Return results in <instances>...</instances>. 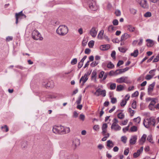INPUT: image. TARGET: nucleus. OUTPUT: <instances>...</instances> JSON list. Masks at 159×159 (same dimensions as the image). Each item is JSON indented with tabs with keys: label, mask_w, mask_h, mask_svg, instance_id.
<instances>
[{
	"label": "nucleus",
	"mask_w": 159,
	"mask_h": 159,
	"mask_svg": "<svg viewBox=\"0 0 159 159\" xmlns=\"http://www.w3.org/2000/svg\"><path fill=\"white\" fill-rule=\"evenodd\" d=\"M68 29L67 27L65 25H60L57 30V33L60 35L64 36L67 34Z\"/></svg>",
	"instance_id": "f257e3e1"
},
{
	"label": "nucleus",
	"mask_w": 159,
	"mask_h": 159,
	"mask_svg": "<svg viewBox=\"0 0 159 159\" xmlns=\"http://www.w3.org/2000/svg\"><path fill=\"white\" fill-rule=\"evenodd\" d=\"M155 120L152 117L147 118L144 120L143 124L144 126L146 128H148L151 126H155Z\"/></svg>",
	"instance_id": "f03ea898"
},
{
	"label": "nucleus",
	"mask_w": 159,
	"mask_h": 159,
	"mask_svg": "<svg viewBox=\"0 0 159 159\" xmlns=\"http://www.w3.org/2000/svg\"><path fill=\"white\" fill-rule=\"evenodd\" d=\"M112 124L111 126V129L115 131H118L120 130L121 127L118 124V120L116 118L112 120Z\"/></svg>",
	"instance_id": "7ed1b4c3"
},
{
	"label": "nucleus",
	"mask_w": 159,
	"mask_h": 159,
	"mask_svg": "<svg viewBox=\"0 0 159 159\" xmlns=\"http://www.w3.org/2000/svg\"><path fill=\"white\" fill-rule=\"evenodd\" d=\"M32 38L35 40H42L43 38L41 36L40 33L37 30H34L32 33Z\"/></svg>",
	"instance_id": "20e7f679"
},
{
	"label": "nucleus",
	"mask_w": 159,
	"mask_h": 159,
	"mask_svg": "<svg viewBox=\"0 0 159 159\" xmlns=\"http://www.w3.org/2000/svg\"><path fill=\"white\" fill-rule=\"evenodd\" d=\"M63 126H54L52 129L53 132L56 134H63Z\"/></svg>",
	"instance_id": "39448f33"
},
{
	"label": "nucleus",
	"mask_w": 159,
	"mask_h": 159,
	"mask_svg": "<svg viewBox=\"0 0 159 159\" xmlns=\"http://www.w3.org/2000/svg\"><path fill=\"white\" fill-rule=\"evenodd\" d=\"M89 7L93 11L97 10L98 7L96 4L95 0H90L89 1Z\"/></svg>",
	"instance_id": "423d86ee"
},
{
	"label": "nucleus",
	"mask_w": 159,
	"mask_h": 159,
	"mask_svg": "<svg viewBox=\"0 0 159 159\" xmlns=\"http://www.w3.org/2000/svg\"><path fill=\"white\" fill-rule=\"evenodd\" d=\"M16 18V24H17L18 22V20L21 19L22 18H25L26 16L25 15L22 13V11H21L19 13H16L15 15Z\"/></svg>",
	"instance_id": "0eeeda50"
},
{
	"label": "nucleus",
	"mask_w": 159,
	"mask_h": 159,
	"mask_svg": "<svg viewBox=\"0 0 159 159\" xmlns=\"http://www.w3.org/2000/svg\"><path fill=\"white\" fill-rule=\"evenodd\" d=\"M43 85L47 88H52L54 86V83L52 80H51L47 81L46 83L43 82Z\"/></svg>",
	"instance_id": "6e6552de"
},
{
	"label": "nucleus",
	"mask_w": 159,
	"mask_h": 159,
	"mask_svg": "<svg viewBox=\"0 0 159 159\" xmlns=\"http://www.w3.org/2000/svg\"><path fill=\"white\" fill-rule=\"evenodd\" d=\"M128 77H127L122 76L119 78L117 79L116 80V82L118 83H128L129 82L127 80Z\"/></svg>",
	"instance_id": "1a4fd4ad"
},
{
	"label": "nucleus",
	"mask_w": 159,
	"mask_h": 159,
	"mask_svg": "<svg viewBox=\"0 0 159 159\" xmlns=\"http://www.w3.org/2000/svg\"><path fill=\"white\" fill-rule=\"evenodd\" d=\"M60 159H70V157L67 154L63 151H62L60 152Z\"/></svg>",
	"instance_id": "9d476101"
},
{
	"label": "nucleus",
	"mask_w": 159,
	"mask_h": 159,
	"mask_svg": "<svg viewBox=\"0 0 159 159\" xmlns=\"http://www.w3.org/2000/svg\"><path fill=\"white\" fill-rule=\"evenodd\" d=\"M97 30L96 28L93 27L90 31V34L93 37H95L97 34Z\"/></svg>",
	"instance_id": "9b49d317"
},
{
	"label": "nucleus",
	"mask_w": 159,
	"mask_h": 159,
	"mask_svg": "<svg viewBox=\"0 0 159 159\" xmlns=\"http://www.w3.org/2000/svg\"><path fill=\"white\" fill-rule=\"evenodd\" d=\"M155 85V83L153 82L149 86L148 89V94L151 95L152 94Z\"/></svg>",
	"instance_id": "f8f14e48"
},
{
	"label": "nucleus",
	"mask_w": 159,
	"mask_h": 159,
	"mask_svg": "<svg viewBox=\"0 0 159 159\" xmlns=\"http://www.w3.org/2000/svg\"><path fill=\"white\" fill-rule=\"evenodd\" d=\"M139 3L140 4L141 6L144 8H148V7L147 1L146 0H141Z\"/></svg>",
	"instance_id": "ddd939ff"
},
{
	"label": "nucleus",
	"mask_w": 159,
	"mask_h": 159,
	"mask_svg": "<svg viewBox=\"0 0 159 159\" xmlns=\"http://www.w3.org/2000/svg\"><path fill=\"white\" fill-rule=\"evenodd\" d=\"M88 79V77H87L86 75H84V76H82L80 80V83L82 82L81 85L83 86L84 84L86 82Z\"/></svg>",
	"instance_id": "4468645a"
},
{
	"label": "nucleus",
	"mask_w": 159,
	"mask_h": 159,
	"mask_svg": "<svg viewBox=\"0 0 159 159\" xmlns=\"http://www.w3.org/2000/svg\"><path fill=\"white\" fill-rule=\"evenodd\" d=\"M131 37V36L130 34L127 33H125L121 36L120 40L121 41L125 40Z\"/></svg>",
	"instance_id": "2eb2a0df"
},
{
	"label": "nucleus",
	"mask_w": 159,
	"mask_h": 159,
	"mask_svg": "<svg viewBox=\"0 0 159 159\" xmlns=\"http://www.w3.org/2000/svg\"><path fill=\"white\" fill-rule=\"evenodd\" d=\"M80 144V142L79 139L76 138L73 139L72 145L75 148L77 146L79 145Z\"/></svg>",
	"instance_id": "dca6fc26"
},
{
	"label": "nucleus",
	"mask_w": 159,
	"mask_h": 159,
	"mask_svg": "<svg viewBox=\"0 0 159 159\" xmlns=\"http://www.w3.org/2000/svg\"><path fill=\"white\" fill-rule=\"evenodd\" d=\"M137 139V136L136 135H134L131 136L129 141V143L131 145H134L136 142Z\"/></svg>",
	"instance_id": "f3484780"
},
{
	"label": "nucleus",
	"mask_w": 159,
	"mask_h": 159,
	"mask_svg": "<svg viewBox=\"0 0 159 159\" xmlns=\"http://www.w3.org/2000/svg\"><path fill=\"white\" fill-rule=\"evenodd\" d=\"M110 47L109 44L103 45H101L100 47V49L102 50H106L109 49Z\"/></svg>",
	"instance_id": "a211bd4d"
},
{
	"label": "nucleus",
	"mask_w": 159,
	"mask_h": 159,
	"mask_svg": "<svg viewBox=\"0 0 159 159\" xmlns=\"http://www.w3.org/2000/svg\"><path fill=\"white\" fill-rule=\"evenodd\" d=\"M147 42V46L148 47H152L154 44V43L153 40L150 39H147L146 40Z\"/></svg>",
	"instance_id": "6ab92c4d"
},
{
	"label": "nucleus",
	"mask_w": 159,
	"mask_h": 159,
	"mask_svg": "<svg viewBox=\"0 0 159 159\" xmlns=\"http://www.w3.org/2000/svg\"><path fill=\"white\" fill-rule=\"evenodd\" d=\"M127 29L131 32H133L135 30V28L131 25H128L126 26Z\"/></svg>",
	"instance_id": "aec40b11"
},
{
	"label": "nucleus",
	"mask_w": 159,
	"mask_h": 159,
	"mask_svg": "<svg viewBox=\"0 0 159 159\" xmlns=\"http://www.w3.org/2000/svg\"><path fill=\"white\" fill-rule=\"evenodd\" d=\"M146 137V135L145 134H143L142 137L141 138L140 140V142L141 144H143V143L145 142Z\"/></svg>",
	"instance_id": "412c9836"
},
{
	"label": "nucleus",
	"mask_w": 159,
	"mask_h": 159,
	"mask_svg": "<svg viewBox=\"0 0 159 159\" xmlns=\"http://www.w3.org/2000/svg\"><path fill=\"white\" fill-rule=\"evenodd\" d=\"M116 30L115 27L112 25L109 26L108 28V31L110 33L113 32L115 31Z\"/></svg>",
	"instance_id": "4be33fe9"
},
{
	"label": "nucleus",
	"mask_w": 159,
	"mask_h": 159,
	"mask_svg": "<svg viewBox=\"0 0 159 159\" xmlns=\"http://www.w3.org/2000/svg\"><path fill=\"white\" fill-rule=\"evenodd\" d=\"M63 134L68 133L70 131V129L69 127H64L63 126Z\"/></svg>",
	"instance_id": "5701e85b"
},
{
	"label": "nucleus",
	"mask_w": 159,
	"mask_h": 159,
	"mask_svg": "<svg viewBox=\"0 0 159 159\" xmlns=\"http://www.w3.org/2000/svg\"><path fill=\"white\" fill-rule=\"evenodd\" d=\"M139 54V51L137 49L134 50L133 52L131 53L130 55L134 57H136Z\"/></svg>",
	"instance_id": "b1692460"
},
{
	"label": "nucleus",
	"mask_w": 159,
	"mask_h": 159,
	"mask_svg": "<svg viewBox=\"0 0 159 159\" xmlns=\"http://www.w3.org/2000/svg\"><path fill=\"white\" fill-rule=\"evenodd\" d=\"M107 146L109 148H112L114 146L113 142L110 140H108L107 142Z\"/></svg>",
	"instance_id": "393cba45"
},
{
	"label": "nucleus",
	"mask_w": 159,
	"mask_h": 159,
	"mask_svg": "<svg viewBox=\"0 0 159 159\" xmlns=\"http://www.w3.org/2000/svg\"><path fill=\"white\" fill-rule=\"evenodd\" d=\"M124 87L121 85H119L117 86L116 90L118 91H120L123 90Z\"/></svg>",
	"instance_id": "a878e982"
},
{
	"label": "nucleus",
	"mask_w": 159,
	"mask_h": 159,
	"mask_svg": "<svg viewBox=\"0 0 159 159\" xmlns=\"http://www.w3.org/2000/svg\"><path fill=\"white\" fill-rule=\"evenodd\" d=\"M104 31L103 30H101L100 31L98 35V38L100 39H101L102 38L103 34Z\"/></svg>",
	"instance_id": "bb28decb"
},
{
	"label": "nucleus",
	"mask_w": 159,
	"mask_h": 159,
	"mask_svg": "<svg viewBox=\"0 0 159 159\" xmlns=\"http://www.w3.org/2000/svg\"><path fill=\"white\" fill-rule=\"evenodd\" d=\"M137 127L135 126H133L131 127L129 131V132H134L137 131Z\"/></svg>",
	"instance_id": "cd10ccee"
},
{
	"label": "nucleus",
	"mask_w": 159,
	"mask_h": 159,
	"mask_svg": "<svg viewBox=\"0 0 159 159\" xmlns=\"http://www.w3.org/2000/svg\"><path fill=\"white\" fill-rule=\"evenodd\" d=\"M140 150H138L137 152H135L134 153L133 156L134 158H136L139 156L140 153Z\"/></svg>",
	"instance_id": "c85d7f7f"
},
{
	"label": "nucleus",
	"mask_w": 159,
	"mask_h": 159,
	"mask_svg": "<svg viewBox=\"0 0 159 159\" xmlns=\"http://www.w3.org/2000/svg\"><path fill=\"white\" fill-rule=\"evenodd\" d=\"M100 95H102L103 97H105L106 95V91L105 90H101L100 89Z\"/></svg>",
	"instance_id": "c756f323"
},
{
	"label": "nucleus",
	"mask_w": 159,
	"mask_h": 159,
	"mask_svg": "<svg viewBox=\"0 0 159 159\" xmlns=\"http://www.w3.org/2000/svg\"><path fill=\"white\" fill-rule=\"evenodd\" d=\"M141 120V118L140 117H138L134 119V121L136 123L139 124L140 123Z\"/></svg>",
	"instance_id": "7c9ffc66"
},
{
	"label": "nucleus",
	"mask_w": 159,
	"mask_h": 159,
	"mask_svg": "<svg viewBox=\"0 0 159 159\" xmlns=\"http://www.w3.org/2000/svg\"><path fill=\"white\" fill-rule=\"evenodd\" d=\"M1 128L3 131L7 132L8 131V129L7 125H4L1 127Z\"/></svg>",
	"instance_id": "2f4dec72"
},
{
	"label": "nucleus",
	"mask_w": 159,
	"mask_h": 159,
	"mask_svg": "<svg viewBox=\"0 0 159 159\" xmlns=\"http://www.w3.org/2000/svg\"><path fill=\"white\" fill-rule=\"evenodd\" d=\"M116 86V84L115 83H111L110 86V88L111 90H114L115 89Z\"/></svg>",
	"instance_id": "473e14b6"
},
{
	"label": "nucleus",
	"mask_w": 159,
	"mask_h": 159,
	"mask_svg": "<svg viewBox=\"0 0 159 159\" xmlns=\"http://www.w3.org/2000/svg\"><path fill=\"white\" fill-rule=\"evenodd\" d=\"M121 141L124 143H125L126 142L127 138L125 136H122L121 137Z\"/></svg>",
	"instance_id": "72a5a7b5"
},
{
	"label": "nucleus",
	"mask_w": 159,
	"mask_h": 159,
	"mask_svg": "<svg viewBox=\"0 0 159 159\" xmlns=\"http://www.w3.org/2000/svg\"><path fill=\"white\" fill-rule=\"evenodd\" d=\"M99 63V61H95L92 62L90 66L91 67H93L96 66Z\"/></svg>",
	"instance_id": "f704fd0d"
},
{
	"label": "nucleus",
	"mask_w": 159,
	"mask_h": 159,
	"mask_svg": "<svg viewBox=\"0 0 159 159\" xmlns=\"http://www.w3.org/2000/svg\"><path fill=\"white\" fill-rule=\"evenodd\" d=\"M118 50L120 52L123 53L125 52L127 50L125 48L123 47H119Z\"/></svg>",
	"instance_id": "c9c22d12"
},
{
	"label": "nucleus",
	"mask_w": 159,
	"mask_h": 159,
	"mask_svg": "<svg viewBox=\"0 0 159 159\" xmlns=\"http://www.w3.org/2000/svg\"><path fill=\"white\" fill-rule=\"evenodd\" d=\"M128 111L130 114L131 116H133L135 113V111L132 110L131 108H129L128 109Z\"/></svg>",
	"instance_id": "e433bc0d"
},
{
	"label": "nucleus",
	"mask_w": 159,
	"mask_h": 159,
	"mask_svg": "<svg viewBox=\"0 0 159 159\" xmlns=\"http://www.w3.org/2000/svg\"><path fill=\"white\" fill-rule=\"evenodd\" d=\"M107 67L108 68L111 69L114 67V65L111 62H110L107 64Z\"/></svg>",
	"instance_id": "4c0bfd02"
},
{
	"label": "nucleus",
	"mask_w": 159,
	"mask_h": 159,
	"mask_svg": "<svg viewBox=\"0 0 159 159\" xmlns=\"http://www.w3.org/2000/svg\"><path fill=\"white\" fill-rule=\"evenodd\" d=\"M117 117L119 119H122L125 116L123 113H120L118 114Z\"/></svg>",
	"instance_id": "58836bf2"
},
{
	"label": "nucleus",
	"mask_w": 159,
	"mask_h": 159,
	"mask_svg": "<svg viewBox=\"0 0 159 159\" xmlns=\"http://www.w3.org/2000/svg\"><path fill=\"white\" fill-rule=\"evenodd\" d=\"M94 44V41L93 40L90 41L88 43V45L89 48H92Z\"/></svg>",
	"instance_id": "ea45409f"
},
{
	"label": "nucleus",
	"mask_w": 159,
	"mask_h": 159,
	"mask_svg": "<svg viewBox=\"0 0 159 159\" xmlns=\"http://www.w3.org/2000/svg\"><path fill=\"white\" fill-rule=\"evenodd\" d=\"M130 11L131 14L133 15H135L136 14L137 10L133 8H130L129 9Z\"/></svg>",
	"instance_id": "a19ab883"
},
{
	"label": "nucleus",
	"mask_w": 159,
	"mask_h": 159,
	"mask_svg": "<svg viewBox=\"0 0 159 159\" xmlns=\"http://www.w3.org/2000/svg\"><path fill=\"white\" fill-rule=\"evenodd\" d=\"M127 101L125 99H123L120 102V105L121 107H124L126 104Z\"/></svg>",
	"instance_id": "79ce46f5"
},
{
	"label": "nucleus",
	"mask_w": 159,
	"mask_h": 159,
	"mask_svg": "<svg viewBox=\"0 0 159 159\" xmlns=\"http://www.w3.org/2000/svg\"><path fill=\"white\" fill-rule=\"evenodd\" d=\"M77 62V60L76 58H75L73 59L71 62V64L72 65H74L75 64H76Z\"/></svg>",
	"instance_id": "37998d69"
},
{
	"label": "nucleus",
	"mask_w": 159,
	"mask_h": 159,
	"mask_svg": "<svg viewBox=\"0 0 159 159\" xmlns=\"http://www.w3.org/2000/svg\"><path fill=\"white\" fill-rule=\"evenodd\" d=\"M151 13L150 12H147L144 15L145 17H150L151 16Z\"/></svg>",
	"instance_id": "c03bdc74"
},
{
	"label": "nucleus",
	"mask_w": 159,
	"mask_h": 159,
	"mask_svg": "<svg viewBox=\"0 0 159 159\" xmlns=\"http://www.w3.org/2000/svg\"><path fill=\"white\" fill-rule=\"evenodd\" d=\"M85 118V116L84 114H81L80 115L79 119L80 120H82L83 121L84 120Z\"/></svg>",
	"instance_id": "a18cd8bd"
},
{
	"label": "nucleus",
	"mask_w": 159,
	"mask_h": 159,
	"mask_svg": "<svg viewBox=\"0 0 159 159\" xmlns=\"http://www.w3.org/2000/svg\"><path fill=\"white\" fill-rule=\"evenodd\" d=\"M115 14L117 16H119L121 15V12L120 10H116L115 12Z\"/></svg>",
	"instance_id": "49530a36"
},
{
	"label": "nucleus",
	"mask_w": 159,
	"mask_h": 159,
	"mask_svg": "<svg viewBox=\"0 0 159 159\" xmlns=\"http://www.w3.org/2000/svg\"><path fill=\"white\" fill-rule=\"evenodd\" d=\"M132 107L134 109L136 108V102L135 101H134L132 104Z\"/></svg>",
	"instance_id": "de8ad7c7"
},
{
	"label": "nucleus",
	"mask_w": 159,
	"mask_h": 159,
	"mask_svg": "<svg viewBox=\"0 0 159 159\" xmlns=\"http://www.w3.org/2000/svg\"><path fill=\"white\" fill-rule=\"evenodd\" d=\"M152 101H151V102H150V103L149 104V105H152V106H154L155 105V104H156V102H155V98H152Z\"/></svg>",
	"instance_id": "09e8293b"
},
{
	"label": "nucleus",
	"mask_w": 159,
	"mask_h": 159,
	"mask_svg": "<svg viewBox=\"0 0 159 159\" xmlns=\"http://www.w3.org/2000/svg\"><path fill=\"white\" fill-rule=\"evenodd\" d=\"M102 139V141H105L107 140V138L109 136V133H107V134Z\"/></svg>",
	"instance_id": "8fccbe9b"
},
{
	"label": "nucleus",
	"mask_w": 159,
	"mask_h": 159,
	"mask_svg": "<svg viewBox=\"0 0 159 159\" xmlns=\"http://www.w3.org/2000/svg\"><path fill=\"white\" fill-rule=\"evenodd\" d=\"M100 89H98L94 93V94L97 96H98L100 95Z\"/></svg>",
	"instance_id": "3c124183"
},
{
	"label": "nucleus",
	"mask_w": 159,
	"mask_h": 159,
	"mask_svg": "<svg viewBox=\"0 0 159 159\" xmlns=\"http://www.w3.org/2000/svg\"><path fill=\"white\" fill-rule=\"evenodd\" d=\"M153 76L152 75H147L145 77V79L147 80H149L152 79Z\"/></svg>",
	"instance_id": "603ef678"
},
{
	"label": "nucleus",
	"mask_w": 159,
	"mask_h": 159,
	"mask_svg": "<svg viewBox=\"0 0 159 159\" xmlns=\"http://www.w3.org/2000/svg\"><path fill=\"white\" fill-rule=\"evenodd\" d=\"M129 125L128 126H127L126 127L123 128V131L125 133L127 131H128L129 130Z\"/></svg>",
	"instance_id": "864d4df0"
},
{
	"label": "nucleus",
	"mask_w": 159,
	"mask_h": 159,
	"mask_svg": "<svg viewBox=\"0 0 159 159\" xmlns=\"http://www.w3.org/2000/svg\"><path fill=\"white\" fill-rule=\"evenodd\" d=\"M112 23L114 25H117L118 24V21L116 19L112 21Z\"/></svg>",
	"instance_id": "5fc2aeb1"
},
{
	"label": "nucleus",
	"mask_w": 159,
	"mask_h": 159,
	"mask_svg": "<svg viewBox=\"0 0 159 159\" xmlns=\"http://www.w3.org/2000/svg\"><path fill=\"white\" fill-rule=\"evenodd\" d=\"M129 152V148H127L125 149V151H124V154L126 156L128 154Z\"/></svg>",
	"instance_id": "6e6d98bb"
},
{
	"label": "nucleus",
	"mask_w": 159,
	"mask_h": 159,
	"mask_svg": "<svg viewBox=\"0 0 159 159\" xmlns=\"http://www.w3.org/2000/svg\"><path fill=\"white\" fill-rule=\"evenodd\" d=\"M117 102V100L116 98H113L111 99V102L112 104L116 103Z\"/></svg>",
	"instance_id": "4d7b16f0"
},
{
	"label": "nucleus",
	"mask_w": 159,
	"mask_h": 159,
	"mask_svg": "<svg viewBox=\"0 0 159 159\" xmlns=\"http://www.w3.org/2000/svg\"><path fill=\"white\" fill-rule=\"evenodd\" d=\"M104 71H101L99 74V75L98 76L99 78H102L103 77V76L104 75Z\"/></svg>",
	"instance_id": "13d9d810"
},
{
	"label": "nucleus",
	"mask_w": 159,
	"mask_h": 159,
	"mask_svg": "<svg viewBox=\"0 0 159 159\" xmlns=\"http://www.w3.org/2000/svg\"><path fill=\"white\" fill-rule=\"evenodd\" d=\"M13 37L12 36H8L6 38V40L7 42H9L12 40Z\"/></svg>",
	"instance_id": "bf43d9fd"
},
{
	"label": "nucleus",
	"mask_w": 159,
	"mask_h": 159,
	"mask_svg": "<svg viewBox=\"0 0 159 159\" xmlns=\"http://www.w3.org/2000/svg\"><path fill=\"white\" fill-rule=\"evenodd\" d=\"M97 73L96 71H93L92 74V78H96V76Z\"/></svg>",
	"instance_id": "052dcab7"
},
{
	"label": "nucleus",
	"mask_w": 159,
	"mask_h": 159,
	"mask_svg": "<svg viewBox=\"0 0 159 159\" xmlns=\"http://www.w3.org/2000/svg\"><path fill=\"white\" fill-rule=\"evenodd\" d=\"M81 96H80L78 98L77 100L76 101V102L77 104H80L81 101Z\"/></svg>",
	"instance_id": "680f3d73"
},
{
	"label": "nucleus",
	"mask_w": 159,
	"mask_h": 159,
	"mask_svg": "<svg viewBox=\"0 0 159 159\" xmlns=\"http://www.w3.org/2000/svg\"><path fill=\"white\" fill-rule=\"evenodd\" d=\"M159 60V55L157 56L153 61V62H157Z\"/></svg>",
	"instance_id": "e2e57ef3"
},
{
	"label": "nucleus",
	"mask_w": 159,
	"mask_h": 159,
	"mask_svg": "<svg viewBox=\"0 0 159 159\" xmlns=\"http://www.w3.org/2000/svg\"><path fill=\"white\" fill-rule=\"evenodd\" d=\"M139 92L138 91H135L132 95V97H136L139 95Z\"/></svg>",
	"instance_id": "0e129e2a"
},
{
	"label": "nucleus",
	"mask_w": 159,
	"mask_h": 159,
	"mask_svg": "<svg viewBox=\"0 0 159 159\" xmlns=\"http://www.w3.org/2000/svg\"><path fill=\"white\" fill-rule=\"evenodd\" d=\"M83 62L80 61L79 63L78 66V67L80 69V68L82 66H83Z\"/></svg>",
	"instance_id": "69168bd1"
},
{
	"label": "nucleus",
	"mask_w": 159,
	"mask_h": 159,
	"mask_svg": "<svg viewBox=\"0 0 159 159\" xmlns=\"http://www.w3.org/2000/svg\"><path fill=\"white\" fill-rule=\"evenodd\" d=\"M116 55V52L115 51H113L112 52L111 54V56L113 58H115Z\"/></svg>",
	"instance_id": "338daca9"
},
{
	"label": "nucleus",
	"mask_w": 159,
	"mask_h": 159,
	"mask_svg": "<svg viewBox=\"0 0 159 159\" xmlns=\"http://www.w3.org/2000/svg\"><path fill=\"white\" fill-rule=\"evenodd\" d=\"M124 63V62L123 61L120 60L119 61L117 64V66H119L121 65H122Z\"/></svg>",
	"instance_id": "774afa93"
}]
</instances>
